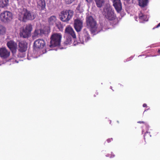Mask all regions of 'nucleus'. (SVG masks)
I'll use <instances>...</instances> for the list:
<instances>
[{
	"mask_svg": "<svg viewBox=\"0 0 160 160\" xmlns=\"http://www.w3.org/2000/svg\"><path fill=\"white\" fill-rule=\"evenodd\" d=\"M148 0H139V4L140 6L144 7L147 5Z\"/></svg>",
	"mask_w": 160,
	"mask_h": 160,
	"instance_id": "nucleus-22",
	"label": "nucleus"
},
{
	"mask_svg": "<svg viewBox=\"0 0 160 160\" xmlns=\"http://www.w3.org/2000/svg\"><path fill=\"white\" fill-rule=\"evenodd\" d=\"M103 13L106 18L108 20L112 21L116 19V17L114 11L109 5H107L105 7Z\"/></svg>",
	"mask_w": 160,
	"mask_h": 160,
	"instance_id": "nucleus-3",
	"label": "nucleus"
},
{
	"mask_svg": "<svg viewBox=\"0 0 160 160\" xmlns=\"http://www.w3.org/2000/svg\"><path fill=\"white\" fill-rule=\"evenodd\" d=\"M158 52L160 53V50H158Z\"/></svg>",
	"mask_w": 160,
	"mask_h": 160,
	"instance_id": "nucleus-38",
	"label": "nucleus"
},
{
	"mask_svg": "<svg viewBox=\"0 0 160 160\" xmlns=\"http://www.w3.org/2000/svg\"><path fill=\"white\" fill-rule=\"evenodd\" d=\"M90 39L88 32L86 31V29H84L83 31V35L79 37L80 42L79 43L83 44L84 42H88Z\"/></svg>",
	"mask_w": 160,
	"mask_h": 160,
	"instance_id": "nucleus-12",
	"label": "nucleus"
},
{
	"mask_svg": "<svg viewBox=\"0 0 160 160\" xmlns=\"http://www.w3.org/2000/svg\"><path fill=\"white\" fill-rule=\"evenodd\" d=\"M148 134V132H146L145 133V135H146L147 134ZM145 137V136H144Z\"/></svg>",
	"mask_w": 160,
	"mask_h": 160,
	"instance_id": "nucleus-36",
	"label": "nucleus"
},
{
	"mask_svg": "<svg viewBox=\"0 0 160 160\" xmlns=\"http://www.w3.org/2000/svg\"><path fill=\"white\" fill-rule=\"evenodd\" d=\"M143 106L144 107H146L147 106V104H144L143 105Z\"/></svg>",
	"mask_w": 160,
	"mask_h": 160,
	"instance_id": "nucleus-31",
	"label": "nucleus"
},
{
	"mask_svg": "<svg viewBox=\"0 0 160 160\" xmlns=\"http://www.w3.org/2000/svg\"><path fill=\"white\" fill-rule=\"evenodd\" d=\"M160 26V23H159L157 26V28H158Z\"/></svg>",
	"mask_w": 160,
	"mask_h": 160,
	"instance_id": "nucleus-33",
	"label": "nucleus"
},
{
	"mask_svg": "<svg viewBox=\"0 0 160 160\" xmlns=\"http://www.w3.org/2000/svg\"><path fill=\"white\" fill-rule=\"evenodd\" d=\"M113 5L118 12L122 10V3L120 0H113Z\"/></svg>",
	"mask_w": 160,
	"mask_h": 160,
	"instance_id": "nucleus-14",
	"label": "nucleus"
},
{
	"mask_svg": "<svg viewBox=\"0 0 160 160\" xmlns=\"http://www.w3.org/2000/svg\"><path fill=\"white\" fill-rule=\"evenodd\" d=\"M83 26V21L79 19L74 20V27L76 30L78 32H80Z\"/></svg>",
	"mask_w": 160,
	"mask_h": 160,
	"instance_id": "nucleus-9",
	"label": "nucleus"
},
{
	"mask_svg": "<svg viewBox=\"0 0 160 160\" xmlns=\"http://www.w3.org/2000/svg\"><path fill=\"white\" fill-rule=\"evenodd\" d=\"M50 28L48 27L45 28L44 29H37L35 30L34 32V37H38L39 36H42L43 34H45L49 32Z\"/></svg>",
	"mask_w": 160,
	"mask_h": 160,
	"instance_id": "nucleus-8",
	"label": "nucleus"
},
{
	"mask_svg": "<svg viewBox=\"0 0 160 160\" xmlns=\"http://www.w3.org/2000/svg\"><path fill=\"white\" fill-rule=\"evenodd\" d=\"M148 109H147V110H148ZM147 110H147H145L144 111V112L146 111Z\"/></svg>",
	"mask_w": 160,
	"mask_h": 160,
	"instance_id": "nucleus-40",
	"label": "nucleus"
},
{
	"mask_svg": "<svg viewBox=\"0 0 160 160\" xmlns=\"http://www.w3.org/2000/svg\"><path fill=\"white\" fill-rule=\"evenodd\" d=\"M55 25L60 30L62 29V25L61 22L59 21L58 20L57 21L56 24H55Z\"/></svg>",
	"mask_w": 160,
	"mask_h": 160,
	"instance_id": "nucleus-23",
	"label": "nucleus"
},
{
	"mask_svg": "<svg viewBox=\"0 0 160 160\" xmlns=\"http://www.w3.org/2000/svg\"><path fill=\"white\" fill-rule=\"evenodd\" d=\"M138 123H144V122L142 121H139V122H138Z\"/></svg>",
	"mask_w": 160,
	"mask_h": 160,
	"instance_id": "nucleus-34",
	"label": "nucleus"
},
{
	"mask_svg": "<svg viewBox=\"0 0 160 160\" xmlns=\"http://www.w3.org/2000/svg\"><path fill=\"white\" fill-rule=\"evenodd\" d=\"M15 62H16L17 63H18V62L16 60H15Z\"/></svg>",
	"mask_w": 160,
	"mask_h": 160,
	"instance_id": "nucleus-39",
	"label": "nucleus"
},
{
	"mask_svg": "<svg viewBox=\"0 0 160 160\" xmlns=\"http://www.w3.org/2000/svg\"><path fill=\"white\" fill-rule=\"evenodd\" d=\"M86 0L88 2H90L92 1V0Z\"/></svg>",
	"mask_w": 160,
	"mask_h": 160,
	"instance_id": "nucleus-30",
	"label": "nucleus"
},
{
	"mask_svg": "<svg viewBox=\"0 0 160 160\" xmlns=\"http://www.w3.org/2000/svg\"><path fill=\"white\" fill-rule=\"evenodd\" d=\"M131 59H129L128 60V61H129Z\"/></svg>",
	"mask_w": 160,
	"mask_h": 160,
	"instance_id": "nucleus-41",
	"label": "nucleus"
},
{
	"mask_svg": "<svg viewBox=\"0 0 160 160\" xmlns=\"http://www.w3.org/2000/svg\"><path fill=\"white\" fill-rule=\"evenodd\" d=\"M19 51L21 52H25L27 49V43L25 41H21L18 44Z\"/></svg>",
	"mask_w": 160,
	"mask_h": 160,
	"instance_id": "nucleus-15",
	"label": "nucleus"
},
{
	"mask_svg": "<svg viewBox=\"0 0 160 160\" xmlns=\"http://www.w3.org/2000/svg\"><path fill=\"white\" fill-rule=\"evenodd\" d=\"M86 22L87 27L90 29L92 33L95 34L100 32V30L98 28V25L96 20L92 16L87 17Z\"/></svg>",
	"mask_w": 160,
	"mask_h": 160,
	"instance_id": "nucleus-2",
	"label": "nucleus"
},
{
	"mask_svg": "<svg viewBox=\"0 0 160 160\" xmlns=\"http://www.w3.org/2000/svg\"><path fill=\"white\" fill-rule=\"evenodd\" d=\"M135 20L136 21H138V20H137V19H138V17L137 16H136V17H135Z\"/></svg>",
	"mask_w": 160,
	"mask_h": 160,
	"instance_id": "nucleus-32",
	"label": "nucleus"
},
{
	"mask_svg": "<svg viewBox=\"0 0 160 160\" xmlns=\"http://www.w3.org/2000/svg\"><path fill=\"white\" fill-rule=\"evenodd\" d=\"M74 0H65L67 4H69L72 3Z\"/></svg>",
	"mask_w": 160,
	"mask_h": 160,
	"instance_id": "nucleus-27",
	"label": "nucleus"
},
{
	"mask_svg": "<svg viewBox=\"0 0 160 160\" xmlns=\"http://www.w3.org/2000/svg\"><path fill=\"white\" fill-rule=\"evenodd\" d=\"M97 6L101 8L105 2V0H95Z\"/></svg>",
	"mask_w": 160,
	"mask_h": 160,
	"instance_id": "nucleus-21",
	"label": "nucleus"
},
{
	"mask_svg": "<svg viewBox=\"0 0 160 160\" xmlns=\"http://www.w3.org/2000/svg\"><path fill=\"white\" fill-rule=\"evenodd\" d=\"M73 14V12L72 10H63L60 12V19L63 22H67L71 19Z\"/></svg>",
	"mask_w": 160,
	"mask_h": 160,
	"instance_id": "nucleus-5",
	"label": "nucleus"
},
{
	"mask_svg": "<svg viewBox=\"0 0 160 160\" xmlns=\"http://www.w3.org/2000/svg\"><path fill=\"white\" fill-rule=\"evenodd\" d=\"M10 55V52L5 47L0 48V57L3 59L8 58Z\"/></svg>",
	"mask_w": 160,
	"mask_h": 160,
	"instance_id": "nucleus-11",
	"label": "nucleus"
},
{
	"mask_svg": "<svg viewBox=\"0 0 160 160\" xmlns=\"http://www.w3.org/2000/svg\"><path fill=\"white\" fill-rule=\"evenodd\" d=\"M65 32L66 34L72 36L74 38H76V36L73 29L70 26H68L66 28Z\"/></svg>",
	"mask_w": 160,
	"mask_h": 160,
	"instance_id": "nucleus-16",
	"label": "nucleus"
},
{
	"mask_svg": "<svg viewBox=\"0 0 160 160\" xmlns=\"http://www.w3.org/2000/svg\"><path fill=\"white\" fill-rule=\"evenodd\" d=\"M45 45V42L43 39H39L34 42V47L36 48H42Z\"/></svg>",
	"mask_w": 160,
	"mask_h": 160,
	"instance_id": "nucleus-13",
	"label": "nucleus"
},
{
	"mask_svg": "<svg viewBox=\"0 0 160 160\" xmlns=\"http://www.w3.org/2000/svg\"><path fill=\"white\" fill-rule=\"evenodd\" d=\"M72 43V40L71 38L68 37L67 38L66 41L64 42V44L66 45H70Z\"/></svg>",
	"mask_w": 160,
	"mask_h": 160,
	"instance_id": "nucleus-24",
	"label": "nucleus"
},
{
	"mask_svg": "<svg viewBox=\"0 0 160 160\" xmlns=\"http://www.w3.org/2000/svg\"><path fill=\"white\" fill-rule=\"evenodd\" d=\"M62 35L59 33H53L50 38V47H54L58 46L60 44Z\"/></svg>",
	"mask_w": 160,
	"mask_h": 160,
	"instance_id": "nucleus-4",
	"label": "nucleus"
},
{
	"mask_svg": "<svg viewBox=\"0 0 160 160\" xmlns=\"http://www.w3.org/2000/svg\"><path fill=\"white\" fill-rule=\"evenodd\" d=\"M124 1L126 2H129V1L130 0H124Z\"/></svg>",
	"mask_w": 160,
	"mask_h": 160,
	"instance_id": "nucleus-35",
	"label": "nucleus"
},
{
	"mask_svg": "<svg viewBox=\"0 0 160 160\" xmlns=\"http://www.w3.org/2000/svg\"><path fill=\"white\" fill-rule=\"evenodd\" d=\"M76 9L78 11L80 12H82L83 11V9L82 8H81L80 5H78Z\"/></svg>",
	"mask_w": 160,
	"mask_h": 160,
	"instance_id": "nucleus-26",
	"label": "nucleus"
},
{
	"mask_svg": "<svg viewBox=\"0 0 160 160\" xmlns=\"http://www.w3.org/2000/svg\"><path fill=\"white\" fill-rule=\"evenodd\" d=\"M0 17L2 21L6 22L12 19V15L10 11H5L1 13Z\"/></svg>",
	"mask_w": 160,
	"mask_h": 160,
	"instance_id": "nucleus-6",
	"label": "nucleus"
},
{
	"mask_svg": "<svg viewBox=\"0 0 160 160\" xmlns=\"http://www.w3.org/2000/svg\"><path fill=\"white\" fill-rule=\"evenodd\" d=\"M7 45L13 54L16 53L17 48V45L15 42L12 40H11L7 42Z\"/></svg>",
	"mask_w": 160,
	"mask_h": 160,
	"instance_id": "nucleus-10",
	"label": "nucleus"
},
{
	"mask_svg": "<svg viewBox=\"0 0 160 160\" xmlns=\"http://www.w3.org/2000/svg\"><path fill=\"white\" fill-rule=\"evenodd\" d=\"M58 20L55 16L52 15L48 18V22L50 26H54Z\"/></svg>",
	"mask_w": 160,
	"mask_h": 160,
	"instance_id": "nucleus-17",
	"label": "nucleus"
},
{
	"mask_svg": "<svg viewBox=\"0 0 160 160\" xmlns=\"http://www.w3.org/2000/svg\"><path fill=\"white\" fill-rule=\"evenodd\" d=\"M106 157H109V154H108L106 155Z\"/></svg>",
	"mask_w": 160,
	"mask_h": 160,
	"instance_id": "nucleus-37",
	"label": "nucleus"
},
{
	"mask_svg": "<svg viewBox=\"0 0 160 160\" xmlns=\"http://www.w3.org/2000/svg\"><path fill=\"white\" fill-rule=\"evenodd\" d=\"M32 29V25L29 24L27 25L25 28H23L20 33V36L24 38L28 37Z\"/></svg>",
	"mask_w": 160,
	"mask_h": 160,
	"instance_id": "nucleus-7",
	"label": "nucleus"
},
{
	"mask_svg": "<svg viewBox=\"0 0 160 160\" xmlns=\"http://www.w3.org/2000/svg\"><path fill=\"white\" fill-rule=\"evenodd\" d=\"M36 16L35 13L25 8H23L19 10V19L20 21L25 22L26 20H33L35 18Z\"/></svg>",
	"mask_w": 160,
	"mask_h": 160,
	"instance_id": "nucleus-1",
	"label": "nucleus"
},
{
	"mask_svg": "<svg viewBox=\"0 0 160 160\" xmlns=\"http://www.w3.org/2000/svg\"><path fill=\"white\" fill-rule=\"evenodd\" d=\"M111 140H112V138H111V139H107V141L108 142H110Z\"/></svg>",
	"mask_w": 160,
	"mask_h": 160,
	"instance_id": "nucleus-28",
	"label": "nucleus"
},
{
	"mask_svg": "<svg viewBox=\"0 0 160 160\" xmlns=\"http://www.w3.org/2000/svg\"><path fill=\"white\" fill-rule=\"evenodd\" d=\"M5 32V28L2 26L0 25V35L4 34Z\"/></svg>",
	"mask_w": 160,
	"mask_h": 160,
	"instance_id": "nucleus-25",
	"label": "nucleus"
},
{
	"mask_svg": "<svg viewBox=\"0 0 160 160\" xmlns=\"http://www.w3.org/2000/svg\"><path fill=\"white\" fill-rule=\"evenodd\" d=\"M46 4L44 0H38L37 1V8L40 10H43L45 8Z\"/></svg>",
	"mask_w": 160,
	"mask_h": 160,
	"instance_id": "nucleus-18",
	"label": "nucleus"
},
{
	"mask_svg": "<svg viewBox=\"0 0 160 160\" xmlns=\"http://www.w3.org/2000/svg\"><path fill=\"white\" fill-rule=\"evenodd\" d=\"M9 0H0V7L4 8L8 4Z\"/></svg>",
	"mask_w": 160,
	"mask_h": 160,
	"instance_id": "nucleus-20",
	"label": "nucleus"
},
{
	"mask_svg": "<svg viewBox=\"0 0 160 160\" xmlns=\"http://www.w3.org/2000/svg\"><path fill=\"white\" fill-rule=\"evenodd\" d=\"M139 20L140 22H143L144 21H148V18L147 16L143 14L141 12L139 13L138 15Z\"/></svg>",
	"mask_w": 160,
	"mask_h": 160,
	"instance_id": "nucleus-19",
	"label": "nucleus"
},
{
	"mask_svg": "<svg viewBox=\"0 0 160 160\" xmlns=\"http://www.w3.org/2000/svg\"><path fill=\"white\" fill-rule=\"evenodd\" d=\"M114 156H115L112 153L111 154V156H110V158H113L114 157Z\"/></svg>",
	"mask_w": 160,
	"mask_h": 160,
	"instance_id": "nucleus-29",
	"label": "nucleus"
}]
</instances>
